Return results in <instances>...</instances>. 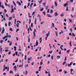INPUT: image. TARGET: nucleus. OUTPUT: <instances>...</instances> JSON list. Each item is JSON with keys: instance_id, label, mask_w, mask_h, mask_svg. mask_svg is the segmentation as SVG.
Listing matches in <instances>:
<instances>
[{"instance_id": "f257e3e1", "label": "nucleus", "mask_w": 76, "mask_h": 76, "mask_svg": "<svg viewBox=\"0 0 76 76\" xmlns=\"http://www.w3.org/2000/svg\"><path fill=\"white\" fill-rule=\"evenodd\" d=\"M15 54L16 56H18V57H19L20 56V54H22V53L20 52H19L18 53L16 51L15 53H14L12 55L13 56H15Z\"/></svg>"}, {"instance_id": "f03ea898", "label": "nucleus", "mask_w": 76, "mask_h": 76, "mask_svg": "<svg viewBox=\"0 0 76 76\" xmlns=\"http://www.w3.org/2000/svg\"><path fill=\"white\" fill-rule=\"evenodd\" d=\"M37 32V30H36V29H34V31L33 32V35L34 36L33 37L32 39H35V37H36V35L35 34V32Z\"/></svg>"}, {"instance_id": "7ed1b4c3", "label": "nucleus", "mask_w": 76, "mask_h": 76, "mask_svg": "<svg viewBox=\"0 0 76 76\" xmlns=\"http://www.w3.org/2000/svg\"><path fill=\"white\" fill-rule=\"evenodd\" d=\"M28 60L27 61V62L28 63H29V61H31L32 59V57H30L28 58Z\"/></svg>"}, {"instance_id": "20e7f679", "label": "nucleus", "mask_w": 76, "mask_h": 76, "mask_svg": "<svg viewBox=\"0 0 76 76\" xmlns=\"http://www.w3.org/2000/svg\"><path fill=\"white\" fill-rule=\"evenodd\" d=\"M37 45H38V42L37 40H36V45H34V47H36V46H37Z\"/></svg>"}, {"instance_id": "39448f33", "label": "nucleus", "mask_w": 76, "mask_h": 76, "mask_svg": "<svg viewBox=\"0 0 76 76\" xmlns=\"http://www.w3.org/2000/svg\"><path fill=\"white\" fill-rule=\"evenodd\" d=\"M4 30H5L4 28L3 27L2 28V32L1 33V34H4Z\"/></svg>"}, {"instance_id": "423d86ee", "label": "nucleus", "mask_w": 76, "mask_h": 76, "mask_svg": "<svg viewBox=\"0 0 76 76\" xmlns=\"http://www.w3.org/2000/svg\"><path fill=\"white\" fill-rule=\"evenodd\" d=\"M17 3L18 4H19L20 6H21V4L18 1H17Z\"/></svg>"}, {"instance_id": "0eeeda50", "label": "nucleus", "mask_w": 76, "mask_h": 76, "mask_svg": "<svg viewBox=\"0 0 76 76\" xmlns=\"http://www.w3.org/2000/svg\"><path fill=\"white\" fill-rule=\"evenodd\" d=\"M54 15L55 16H58V13H57V12H55V13Z\"/></svg>"}, {"instance_id": "6e6552de", "label": "nucleus", "mask_w": 76, "mask_h": 76, "mask_svg": "<svg viewBox=\"0 0 76 76\" xmlns=\"http://www.w3.org/2000/svg\"><path fill=\"white\" fill-rule=\"evenodd\" d=\"M49 35H50V32L48 31V34H46L47 37H48Z\"/></svg>"}, {"instance_id": "1a4fd4ad", "label": "nucleus", "mask_w": 76, "mask_h": 76, "mask_svg": "<svg viewBox=\"0 0 76 76\" xmlns=\"http://www.w3.org/2000/svg\"><path fill=\"white\" fill-rule=\"evenodd\" d=\"M72 64H73V62H71L70 63V64H68V66L69 67V66H71Z\"/></svg>"}, {"instance_id": "9d476101", "label": "nucleus", "mask_w": 76, "mask_h": 76, "mask_svg": "<svg viewBox=\"0 0 76 76\" xmlns=\"http://www.w3.org/2000/svg\"><path fill=\"white\" fill-rule=\"evenodd\" d=\"M39 40H40V43H41L42 42V37H40L39 38Z\"/></svg>"}, {"instance_id": "9b49d317", "label": "nucleus", "mask_w": 76, "mask_h": 76, "mask_svg": "<svg viewBox=\"0 0 76 76\" xmlns=\"http://www.w3.org/2000/svg\"><path fill=\"white\" fill-rule=\"evenodd\" d=\"M60 58V56H57V59H59Z\"/></svg>"}, {"instance_id": "f8f14e48", "label": "nucleus", "mask_w": 76, "mask_h": 76, "mask_svg": "<svg viewBox=\"0 0 76 76\" xmlns=\"http://www.w3.org/2000/svg\"><path fill=\"white\" fill-rule=\"evenodd\" d=\"M47 16H48V18H51L52 17L49 14H47Z\"/></svg>"}, {"instance_id": "ddd939ff", "label": "nucleus", "mask_w": 76, "mask_h": 76, "mask_svg": "<svg viewBox=\"0 0 76 76\" xmlns=\"http://www.w3.org/2000/svg\"><path fill=\"white\" fill-rule=\"evenodd\" d=\"M44 23H45V22H44V21H42L40 23V24H41V25H42V24H44Z\"/></svg>"}, {"instance_id": "4468645a", "label": "nucleus", "mask_w": 76, "mask_h": 76, "mask_svg": "<svg viewBox=\"0 0 76 76\" xmlns=\"http://www.w3.org/2000/svg\"><path fill=\"white\" fill-rule=\"evenodd\" d=\"M13 12H14V10H13V9H11V13H13Z\"/></svg>"}, {"instance_id": "2eb2a0df", "label": "nucleus", "mask_w": 76, "mask_h": 76, "mask_svg": "<svg viewBox=\"0 0 76 76\" xmlns=\"http://www.w3.org/2000/svg\"><path fill=\"white\" fill-rule=\"evenodd\" d=\"M12 42L11 41L9 43V45L10 46H11L12 45Z\"/></svg>"}, {"instance_id": "dca6fc26", "label": "nucleus", "mask_w": 76, "mask_h": 76, "mask_svg": "<svg viewBox=\"0 0 76 76\" xmlns=\"http://www.w3.org/2000/svg\"><path fill=\"white\" fill-rule=\"evenodd\" d=\"M62 47H63V45H61V46H60V48L61 50H63V49L62 48Z\"/></svg>"}, {"instance_id": "f3484780", "label": "nucleus", "mask_w": 76, "mask_h": 76, "mask_svg": "<svg viewBox=\"0 0 76 76\" xmlns=\"http://www.w3.org/2000/svg\"><path fill=\"white\" fill-rule=\"evenodd\" d=\"M64 14H63V13H62L60 15V16L61 17H63V16H64Z\"/></svg>"}, {"instance_id": "a211bd4d", "label": "nucleus", "mask_w": 76, "mask_h": 76, "mask_svg": "<svg viewBox=\"0 0 76 76\" xmlns=\"http://www.w3.org/2000/svg\"><path fill=\"white\" fill-rule=\"evenodd\" d=\"M12 18L11 17H10L8 18V20H12Z\"/></svg>"}, {"instance_id": "6ab92c4d", "label": "nucleus", "mask_w": 76, "mask_h": 76, "mask_svg": "<svg viewBox=\"0 0 76 76\" xmlns=\"http://www.w3.org/2000/svg\"><path fill=\"white\" fill-rule=\"evenodd\" d=\"M16 66H14V70H16Z\"/></svg>"}, {"instance_id": "aec40b11", "label": "nucleus", "mask_w": 76, "mask_h": 76, "mask_svg": "<svg viewBox=\"0 0 76 76\" xmlns=\"http://www.w3.org/2000/svg\"><path fill=\"white\" fill-rule=\"evenodd\" d=\"M68 6V5H67V4L66 3L64 4V7H66V6Z\"/></svg>"}, {"instance_id": "412c9836", "label": "nucleus", "mask_w": 76, "mask_h": 76, "mask_svg": "<svg viewBox=\"0 0 76 76\" xmlns=\"http://www.w3.org/2000/svg\"><path fill=\"white\" fill-rule=\"evenodd\" d=\"M10 31L12 32L13 31V29L12 28H10Z\"/></svg>"}, {"instance_id": "4be33fe9", "label": "nucleus", "mask_w": 76, "mask_h": 76, "mask_svg": "<svg viewBox=\"0 0 76 76\" xmlns=\"http://www.w3.org/2000/svg\"><path fill=\"white\" fill-rule=\"evenodd\" d=\"M69 22L70 23H71V22H72V19H69Z\"/></svg>"}, {"instance_id": "5701e85b", "label": "nucleus", "mask_w": 76, "mask_h": 76, "mask_svg": "<svg viewBox=\"0 0 76 76\" xmlns=\"http://www.w3.org/2000/svg\"><path fill=\"white\" fill-rule=\"evenodd\" d=\"M25 75H28V72L27 71H26V72H25Z\"/></svg>"}, {"instance_id": "b1692460", "label": "nucleus", "mask_w": 76, "mask_h": 76, "mask_svg": "<svg viewBox=\"0 0 76 76\" xmlns=\"http://www.w3.org/2000/svg\"><path fill=\"white\" fill-rule=\"evenodd\" d=\"M3 40H1L0 41V42L1 44H3Z\"/></svg>"}, {"instance_id": "393cba45", "label": "nucleus", "mask_w": 76, "mask_h": 76, "mask_svg": "<svg viewBox=\"0 0 76 76\" xmlns=\"http://www.w3.org/2000/svg\"><path fill=\"white\" fill-rule=\"evenodd\" d=\"M9 73L10 74H12L13 72H12V70H10V72H9Z\"/></svg>"}, {"instance_id": "a878e982", "label": "nucleus", "mask_w": 76, "mask_h": 76, "mask_svg": "<svg viewBox=\"0 0 76 76\" xmlns=\"http://www.w3.org/2000/svg\"><path fill=\"white\" fill-rule=\"evenodd\" d=\"M14 50L15 51H16V47L14 46Z\"/></svg>"}, {"instance_id": "bb28decb", "label": "nucleus", "mask_w": 76, "mask_h": 76, "mask_svg": "<svg viewBox=\"0 0 76 76\" xmlns=\"http://www.w3.org/2000/svg\"><path fill=\"white\" fill-rule=\"evenodd\" d=\"M0 48V50L1 51V54H2V48H1V47Z\"/></svg>"}, {"instance_id": "cd10ccee", "label": "nucleus", "mask_w": 76, "mask_h": 76, "mask_svg": "<svg viewBox=\"0 0 76 76\" xmlns=\"http://www.w3.org/2000/svg\"><path fill=\"white\" fill-rule=\"evenodd\" d=\"M52 53H53V51L52 50H50L49 51V53L50 54H52Z\"/></svg>"}, {"instance_id": "c85d7f7f", "label": "nucleus", "mask_w": 76, "mask_h": 76, "mask_svg": "<svg viewBox=\"0 0 76 76\" xmlns=\"http://www.w3.org/2000/svg\"><path fill=\"white\" fill-rule=\"evenodd\" d=\"M72 34L73 35H71V36H72V37H75V34H74L73 33H72Z\"/></svg>"}, {"instance_id": "c756f323", "label": "nucleus", "mask_w": 76, "mask_h": 76, "mask_svg": "<svg viewBox=\"0 0 76 76\" xmlns=\"http://www.w3.org/2000/svg\"><path fill=\"white\" fill-rule=\"evenodd\" d=\"M64 74H67V71H66L64 70Z\"/></svg>"}, {"instance_id": "7c9ffc66", "label": "nucleus", "mask_w": 76, "mask_h": 76, "mask_svg": "<svg viewBox=\"0 0 76 76\" xmlns=\"http://www.w3.org/2000/svg\"><path fill=\"white\" fill-rule=\"evenodd\" d=\"M24 66H25V68H26V67H28V64L25 65Z\"/></svg>"}, {"instance_id": "2f4dec72", "label": "nucleus", "mask_w": 76, "mask_h": 76, "mask_svg": "<svg viewBox=\"0 0 76 76\" xmlns=\"http://www.w3.org/2000/svg\"><path fill=\"white\" fill-rule=\"evenodd\" d=\"M69 44H70V46H71V47H72V42H71V41L70 42Z\"/></svg>"}, {"instance_id": "473e14b6", "label": "nucleus", "mask_w": 76, "mask_h": 76, "mask_svg": "<svg viewBox=\"0 0 76 76\" xmlns=\"http://www.w3.org/2000/svg\"><path fill=\"white\" fill-rule=\"evenodd\" d=\"M13 3L14 4L15 6V7H16V4H15V2H14V1H13Z\"/></svg>"}, {"instance_id": "72a5a7b5", "label": "nucleus", "mask_w": 76, "mask_h": 76, "mask_svg": "<svg viewBox=\"0 0 76 76\" xmlns=\"http://www.w3.org/2000/svg\"><path fill=\"white\" fill-rule=\"evenodd\" d=\"M66 11H68V10H69V9H68V7H66Z\"/></svg>"}, {"instance_id": "f704fd0d", "label": "nucleus", "mask_w": 76, "mask_h": 76, "mask_svg": "<svg viewBox=\"0 0 76 76\" xmlns=\"http://www.w3.org/2000/svg\"><path fill=\"white\" fill-rule=\"evenodd\" d=\"M16 26H17V27L18 28L19 27V23H18L17 24H16Z\"/></svg>"}, {"instance_id": "c9c22d12", "label": "nucleus", "mask_w": 76, "mask_h": 76, "mask_svg": "<svg viewBox=\"0 0 76 76\" xmlns=\"http://www.w3.org/2000/svg\"><path fill=\"white\" fill-rule=\"evenodd\" d=\"M1 8L2 9H4V6H3V5H1V6H0Z\"/></svg>"}, {"instance_id": "e433bc0d", "label": "nucleus", "mask_w": 76, "mask_h": 76, "mask_svg": "<svg viewBox=\"0 0 76 76\" xmlns=\"http://www.w3.org/2000/svg\"><path fill=\"white\" fill-rule=\"evenodd\" d=\"M37 21V18H35V21H34V23H35V24H36V22Z\"/></svg>"}, {"instance_id": "4c0bfd02", "label": "nucleus", "mask_w": 76, "mask_h": 76, "mask_svg": "<svg viewBox=\"0 0 76 76\" xmlns=\"http://www.w3.org/2000/svg\"><path fill=\"white\" fill-rule=\"evenodd\" d=\"M45 7L46 10H47V9H48V7L45 6Z\"/></svg>"}, {"instance_id": "58836bf2", "label": "nucleus", "mask_w": 76, "mask_h": 76, "mask_svg": "<svg viewBox=\"0 0 76 76\" xmlns=\"http://www.w3.org/2000/svg\"><path fill=\"white\" fill-rule=\"evenodd\" d=\"M42 0H41L40 1H39V3L41 4L42 3Z\"/></svg>"}, {"instance_id": "ea45409f", "label": "nucleus", "mask_w": 76, "mask_h": 76, "mask_svg": "<svg viewBox=\"0 0 76 76\" xmlns=\"http://www.w3.org/2000/svg\"><path fill=\"white\" fill-rule=\"evenodd\" d=\"M35 12H33L32 13V16H33L34 15H35Z\"/></svg>"}, {"instance_id": "a19ab883", "label": "nucleus", "mask_w": 76, "mask_h": 76, "mask_svg": "<svg viewBox=\"0 0 76 76\" xmlns=\"http://www.w3.org/2000/svg\"><path fill=\"white\" fill-rule=\"evenodd\" d=\"M53 12V10H51L50 12V13H52Z\"/></svg>"}, {"instance_id": "79ce46f5", "label": "nucleus", "mask_w": 76, "mask_h": 76, "mask_svg": "<svg viewBox=\"0 0 76 76\" xmlns=\"http://www.w3.org/2000/svg\"><path fill=\"white\" fill-rule=\"evenodd\" d=\"M55 33H56V36L57 37H58V35L57 34V31H56Z\"/></svg>"}, {"instance_id": "37998d69", "label": "nucleus", "mask_w": 76, "mask_h": 76, "mask_svg": "<svg viewBox=\"0 0 76 76\" xmlns=\"http://www.w3.org/2000/svg\"><path fill=\"white\" fill-rule=\"evenodd\" d=\"M55 4L56 6H57V4L56 2H55Z\"/></svg>"}, {"instance_id": "c03bdc74", "label": "nucleus", "mask_w": 76, "mask_h": 76, "mask_svg": "<svg viewBox=\"0 0 76 76\" xmlns=\"http://www.w3.org/2000/svg\"><path fill=\"white\" fill-rule=\"evenodd\" d=\"M66 61H65L63 63L62 65H64V64H65V63H66Z\"/></svg>"}, {"instance_id": "a18cd8bd", "label": "nucleus", "mask_w": 76, "mask_h": 76, "mask_svg": "<svg viewBox=\"0 0 76 76\" xmlns=\"http://www.w3.org/2000/svg\"><path fill=\"white\" fill-rule=\"evenodd\" d=\"M43 63H42V61H41L40 62V65H42V64Z\"/></svg>"}, {"instance_id": "49530a36", "label": "nucleus", "mask_w": 76, "mask_h": 76, "mask_svg": "<svg viewBox=\"0 0 76 76\" xmlns=\"http://www.w3.org/2000/svg\"><path fill=\"white\" fill-rule=\"evenodd\" d=\"M43 10H44V8H42V9H41L40 10V12H42V11H43Z\"/></svg>"}, {"instance_id": "de8ad7c7", "label": "nucleus", "mask_w": 76, "mask_h": 76, "mask_svg": "<svg viewBox=\"0 0 76 76\" xmlns=\"http://www.w3.org/2000/svg\"><path fill=\"white\" fill-rule=\"evenodd\" d=\"M8 38H11V35H9L8 36Z\"/></svg>"}, {"instance_id": "09e8293b", "label": "nucleus", "mask_w": 76, "mask_h": 76, "mask_svg": "<svg viewBox=\"0 0 76 76\" xmlns=\"http://www.w3.org/2000/svg\"><path fill=\"white\" fill-rule=\"evenodd\" d=\"M4 69H7V66H5L4 68Z\"/></svg>"}, {"instance_id": "8fccbe9b", "label": "nucleus", "mask_w": 76, "mask_h": 76, "mask_svg": "<svg viewBox=\"0 0 76 76\" xmlns=\"http://www.w3.org/2000/svg\"><path fill=\"white\" fill-rule=\"evenodd\" d=\"M66 60H67V58H66V56H65V59L64 61H66Z\"/></svg>"}, {"instance_id": "3c124183", "label": "nucleus", "mask_w": 76, "mask_h": 76, "mask_svg": "<svg viewBox=\"0 0 76 76\" xmlns=\"http://www.w3.org/2000/svg\"><path fill=\"white\" fill-rule=\"evenodd\" d=\"M7 69V70L8 72H9V66H8Z\"/></svg>"}, {"instance_id": "603ef678", "label": "nucleus", "mask_w": 76, "mask_h": 76, "mask_svg": "<svg viewBox=\"0 0 76 76\" xmlns=\"http://www.w3.org/2000/svg\"><path fill=\"white\" fill-rule=\"evenodd\" d=\"M19 31V29H17V30H16V32H18V31Z\"/></svg>"}, {"instance_id": "864d4df0", "label": "nucleus", "mask_w": 76, "mask_h": 76, "mask_svg": "<svg viewBox=\"0 0 76 76\" xmlns=\"http://www.w3.org/2000/svg\"><path fill=\"white\" fill-rule=\"evenodd\" d=\"M49 11H50V9H48V11H47V12L48 13H49Z\"/></svg>"}, {"instance_id": "5fc2aeb1", "label": "nucleus", "mask_w": 76, "mask_h": 76, "mask_svg": "<svg viewBox=\"0 0 76 76\" xmlns=\"http://www.w3.org/2000/svg\"><path fill=\"white\" fill-rule=\"evenodd\" d=\"M25 60H26V55L25 56Z\"/></svg>"}, {"instance_id": "6e6d98bb", "label": "nucleus", "mask_w": 76, "mask_h": 76, "mask_svg": "<svg viewBox=\"0 0 76 76\" xmlns=\"http://www.w3.org/2000/svg\"><path fill=\"white\" fill-rule=\"evenodd\" d=\"M10 22H8V26H10Z\"/></svg>"}, {"instance_id": "4d7b16f0", "label": "nucleus", "mask_w": 76, "mask_h": 76, "mask_svg": "<svg viewBox=\"0 0 76 76\" xmlns=\"http://www.w3.org/2000/svg\"><path fill=\"white\" fill-rule=\"evenodd\" d=\"M31 18L29 19V24H30V23H31Z\"/></svg>"}, {"instance_id": "13d9d810", "label": "nucleus", "mask_w": 76, "mask_h": 76, "mask_svg": "<svg viewBox=\"0 0 76 76\" xmlns=\"http://www.w3.org/2000/svg\"><path fill=\"white\" fill-rule=\"evenodd\" d=\"M34 62H32L31 63V65H32V66H34Z\"/></svg>"}, {"instance_id": "bf43d9fd", "label": "nucleus", "mask_w": 76, "mask_h": 76, "mask_svg": "<svg viewBox=\"0 0 76 76\" xmlns=\"http://www.w3.org/2000/svg\"><path fill=\"white\" fill-rule=\"evenodd\" d=\"M9 51V50L7 49V50H5V52H7V51Z\"/></svg>"}, {"instance_id": "052dcab7", "label": "nucleus", "mask_w": 76, "mask_h": 76, "mask_svg": "<svg viewBox=\"0 0 76 76\" xmlns=\"http://www.w3.org/2000/svg\"><path fill=\"white\" fill-rule=\"evenodd\" d=\"M54 7L53 5L51 7V8H52V9H53Z\"/></svg>"}, {"instance_id": "680f3d73", "label": "nucleus", "mask_w": 76, "mask_h": 76, "mask_svg": "<svg viewBox=\"0 0 76 76\" xmlns=\"http://www.w3.org/2000/svg\"><path fill=\"white\" fill-rule=\"evenodd\" d=\"M6 16L7 17V18H9V16H8V14H6Z\"/></svg>"}, {"instance_id": "e2e57ef3", "label": "nucleus", "mask_w": 76, "mask_h": 76, "mask_svg": "<svg viewBox=\"0 0 76 76\" xmlns=\"http://www.w3.org/2000/svg\"><path fill=\"white\" fill-rule=\"evenodd\" d=\"M31 27H33V23H31Z\"/></svg>"}, {"instance_id": "0e129e2a", "label": "nucleus", "mask_w": 76, "mask_h": 76, "mask_svg": "<svg viewBox=\"0 0 76 76\" xmlns=\"http://www.w3.org/2000/svg\"><path fill=\"white\" fill-rule=\"evenodd\" d=\"M36 74H38V73H39V72L38 71H37L36 72Z\"/></svg>"}, {"instance_id": "69168bd1", "label": "nucleus", "mask_w": 76, "mask_h": 76, "mask_svg": "<svg viewBox=\"0 0 76 76\" xmlns=\"http://www.w3.org/2000/svg\"><path fill=\"white\" fill-rule=\"evenodd\" d=\"M45 72H45V73L46 74H47L48 73L47 71L45 70Z\"/></svg>"}, {"instance_id": "338daca9", "label": "nucleus", "mask_w": 76, "mask_h": 76, "mask_svg": "<svg viewBox=\"0 0 76 76\" xmlns=\"http://www.w3.org/2000/svg\"><path fill=\"white\" fill-rule=\"evenodd\" d=\"M26 6L25 5L24 7V9H26Z\"/></svg>"}, {"instance_id": "774afa93", "label": "nucleus", "mask_w": 76, "mask_h": 76, "mask_svg": "<svg viewBox=\"0 0 76 76\" xmlns=\"http://www.w3.org/2000/svg\"><path fill=\"white\" fill-rule=\"evenodd\" d=\"M15 76H19V74H17L16 75H15Z\"/></svg>"}]
</instances>
